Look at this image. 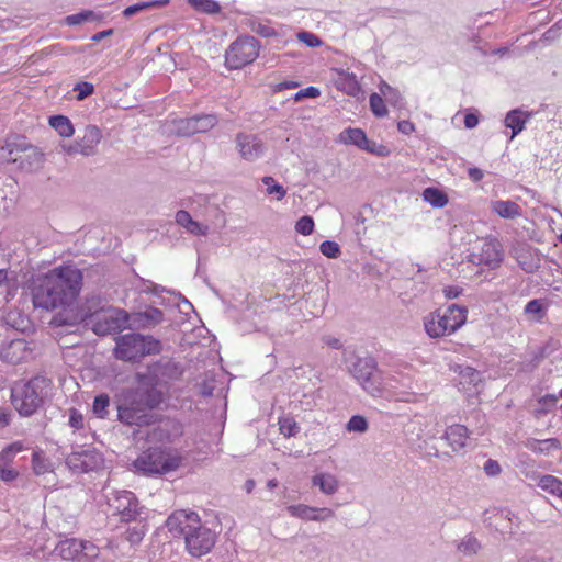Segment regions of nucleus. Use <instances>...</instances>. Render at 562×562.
Wrapping results in <instances>:
<instances>
[{
	"mask_svg": "<svg viewBox=\"0 0 562 562\" xmlns=\"http://www.w3.org/2000/svg\"><path fill=\"white\" fill-rule=\"evenodd\" d=\"M260 50V44L254 36H239L225 54V65L229 69H241L254 63Z\"/></svg>",
	"mask_w": 562,
	"mask_h": 562,
	"instance_id": "6",
	"label": "nucleus"
},
{
	"mask_svg": "<svg viewBox=\"0 0 562 562\" xmlns=\"http://www.w3.org/2000/svg\"><path fill=\"white\" fill-rule=\"evenodd\" d=\"M101 138V130L95 125H88L85 128L83 136L74 145H64L63 149L68 155L81 154L83 156H91L95 153Z\"/></svg>",
	"mask_w": 562,
	"mask_h": 562,
	"instance_id": "10",
	"label": "nucleus"
},
{
	"mask_svg": "<svg viewBox=\"0 0 562 562\" xmlns=\"http://www.w3.org/2000/svg\"><path fill=\"white\" fill-rule=\"evenodd\" d=\"M103 319L105 322V326L98 323L94 327L95 333H106L119 329L121 327V323L127 322V314L121 310H109L105 312Z\"/></svg>",
	"mask_w": 562,
	"mask_h": 562,
	"instance_id": "21",
	"label": "nucleus"
},
{
	"mask_svg": "<svg viewBox=\"0 0 562 562\" xmlns=\"http://www.w3.org/2000/svg\"><path fill=\"white\" fill-rule=\"evenodd\" d=\"M195 11L206 14H215L221 11V5L214 0H187Z\"/></svg>",
	"mask_w": 562,
	"mask_h": 562,
	"instance_id": "35",
	"label": "nucleus"
},
{
	"mask_svg": "<svg viewBox=\"0 0 562 562\" xmlns=\"http://www.w3.org/2000/svg\"><path fill=\"white\" fill-rule=\"evenodd\" d=\"M336 87L348 95H357L360 91V85L357 76L347 71H339L336 79Z\"/></svg>",
	"mask_w": 562,
	"mask_h": 562,
	"instance_id": "22",
	"label": "nucleus"
},
{
	"mask_svg": "<svg viewBox=\"0 0 562 562\" xmlns=\"http://www.w3.org/2000/svg\"><path fill=\"white\" fill-rule=\"evenodd\" d=\"M558 401L559 397L554 394H547L540 397L537 402V406L533 409V415L537 418L547 415L557 407Z\"/></svg>",
	"mask_w": 562,
	"mask_h": 562,
	"instance_id": "30",
	"label": "nucleus"
},
{
	"mask_svg": "<svg viewBox=\"0 0 562 562\" xmlns=\"http://www.w3.org/2000/svg\"><path fill=\"white\" fill-rule=\"evenodd\" d=\"M312 485L318 486L321 492L326 495H333L338 491L339 482L330 473H317L312 477Z\"/></svg>",
	"mask_w": 562,
	"mask_h": 562,
	"instance_id": "23",
	"label": "nucleus"
},
{
	"mask_svg": "<svg viewBox=\"0 0 562 562\" xmlns=\"http://www.w3.org/2000/svg\"><path fill=\"white\" fill-rule=\"evenodd\" d=\"M375 373L376 369L371 359H360L353 367L355 378L368 391H371L370 384L374 380Z\"/></svg>",
	"mask_w": 562,
	"mask_h": 562,
	"instance_id": "19",
	"label": "nucleus"
},
{
	"mask_svg": "<svg viewBox=\"0 0 562 562\" xmlns=\"http://www.w3.org/2000/svg\"><path fill=\"white\" fill-rule=\"evenodd\" d=\"M110 405V397L108 394H100L94 397L92 411L99 418H104L108 415Z\"/></svg>",
	"mask_w": 562,
	"mask_h": 562,
	"instance_id": "40",
	"label": "nucleus"
},
{
	"mask_svg": "<svg viewBox=\"0 0 562 562\" xmlns=\"http://www.w3.org/2000/svg\"><path fill=\"white\" fill-rule=\"evenodd\" d=\"M339 140L346 145H355L370 154L385 157L390 155V149L374 140L368 139L366 133L361 128L348 127L339 134Z\"/></svg>",
	"mask_w": 562,
	"mask_h": 562,
	"instance_id": "9",
	"label": "nucleus"
},
{
	"mask_svg": "<svg viewBox=\"0 0 562 562\" xmlns=\"http://www.w3.org/2000/svg\"><path fill=\"white\" fill-rule=\"evenodd\" d=\"M297 38L308 47H318L322 44L319 37L310 32H300Z\"/></svg>",
	"mask_w": 562,
	"mask_h": 562,
	"instance_id": "47",
	"label": "nucleus"
},
{
	"mask_svg": "<svg viewBox=\"0 0 562 562\" xmlns=\"http://www.w3.org/2000/svg\"><path fill=\"white\" fill-rule=\"evenodd\" d=\"M83 285L82 271L74 265H60L31 277L25 291L34 308L44 311L66 310L78 300Z\"/></svg>",
	"mask_w": 562,
	"mask_h": 562,
	"instance_id": "1",
	"label": "nucleus"
},
{
	"mask_svg": "<svg viewBox=\"0 0 562 562\" xmlns=\"http://www.w3.org/2000/svg\"><path fill=\"white\" fill-rule=\"evenodd\" d=\"M423 198L434 207H443L448 204V195L437 188H427L423 192Z\"/></svg>",
	"mask_w": 562,
	"mask_h": 562,
	"instance_id": "31",
	"label": "nucleus"
},
{
	"mask_svg": "<svg viewBox=\"0 0 562 562\" xmlns=\"http://www.w3.org/2000/svg\"><path fill=\"white\" fill-rule=\"evenodd\" d=\"M113 33V30L112 29H109V30H105V31H101V32H98L95 33L93 36H92V41L93 42H100L101 40H103L104 37L111 35Z\"/></svg>",
	"mask_w": 562,
	"mask_h": 562,
	"instance_id": "63",
	"label": "nucleus"
},
{
	"mask_svg": "<svg viewBox=\"0 0 562 562\" xmlns=\"http://www.w3.org/2000/svg\"><path fill=\"white\" fill-rule=\"evenodd\" d=\"M48 123L61 137L69 138L75 134L71 121L65 115H53L49 117Z\"/></svg>",
	"mask_w": 562,
	"mask_h": 562,
	"instance_id": "29",
	"label": "nucleus"
},
{
	"mask_svg": "<svg viewBox=\"0 0 562 562\" xmlns=\"http://www.w3.org/2000/svg\"><path fill=\"white\" fill-rule=\"evenodd\" d=\"M468 313V308L459 304L437 308L424 317L425 331L430 338L450 336L467 323Z\"/></svg>",
	"mask_w": 562,
	"mask_h": 562,
	"instance_id": "3",
	"label": "nucleus"
},
{
	"mask_svg": "<svg viewBox=\"0 0 562 562\" xmlns=\"http://www.w3.org/2000/svg\"><path fill=\"white\" fill-rule=\"evenodd\" d=\"M461 292L462 290L457 286H447L443 289V294L448 300L458 297L461 294Z\"/></svg>",
	"mask_w": 562,
	"mask_h": 562,
	"instance_id": "58",
	"label": "nucleus"
},
{
	"mask_svg": "<svg viewBox=\"0 0 562 562\" xmlns=\"http://www.w3.org/2000/svg\"><path fill=\"white\" fill-rule=\"evenodd\" d=\"M108 505L112 514L125 524L136 521L143 509L135 494L126 490L113 491L108 496Z\"/></svg>",
	"mask_w": 562,
	"mask_h": 562,
	"instance_id": "7",
	"label": "nucleus"
},
{
	"mask_svg": "<svg viewBox=\"0 0 562 562\" xmlns=\"http://www.w3.org/2000/svg\"><path fill=\"white\" fill-rule=\"evenodd\" d=\"M262 182L267 186L268 194H277L278 200H281L285 196V194H286L285 189L282 186L276 183V181L272 177H269V176L263 177Z\"/></svg>",
	"mask_w": 562,
	"mask_h": 562,
	"instance_id": "43",
	"label": "nucleus"
},
{
	"mask_svg": "<svg viewBox=\"0 0 562 562\" xmlns=\"http://www.w3.org/2000/svg\"><path fill=\"white\" fill-rule=\"evenodd\" d=\"M529 120V114L520 110H513L505 117V125L512 130L510 139L518 135Z\"/></svg>",
	"mask_w": 562,
	"mask_h": 562,
	"instance_id": "24",
	"label": "nucleus"
},
{
	"mask_svg": "<svg viewBox=\"0 0 562 562\" xmlns=\"http://www.w3.org/2000/svg\"><path fill=\"white\" fill-rule=\"evenodd\" d=\"M188 531L189 535L184 538V546L188 553L194 558L207 554L216 543V532L203 525L202 521Z\"/></svg>",
	"mask_w": 562,
	"mask_h": 562,
	"instance_id": "8",
	"label": "nucleus"
},
{
	"mask_svg": "<svg viewBox=\"0 0 562 562\" xmlns=\"http://www.w3.org/2000/svg\"><path fill=\"white\" fill-rule=\"evenodd\" d=\"M161 349V342L153 336L130 333L116 337L114 357L122 361L136 362L146 356L160 353Z\"/></svg>",
	"mask_w": 562,
	"mask_h": 562,
	"instance_id": "5",
	"label": "nucleus"
},
{
	"mask_svg": "<svg viewBox=\"0 0 562 562\" xmlns=\"http://www.w3.org/2000/svg\"><path fill=\"white\" fill-rule=\"evenodd\" d=\"M201 522L195 512L184 509L173 512L166 520V527L173 535H180L183 539L189 535V529H193Z\"/></svg>",
	"mask_w": 562,
	"mask_h": 562,
	"instance_id": "13",
	"label": "nucleus"
},
{
	"mask_svg": "<svg viewBox=\"0 0 562 562\" xmlns=\"http://www.w3.org/2000/svg\"><path fill=\"white\" fill-rule=\"evenodd\" d=\"M88 547H92L93 548V546L90 542H86V541H81V540L79 541V540H76V539H70V540H66V541L60 542L59 550H60L61 557L65 560H71L79 552H82V551L87 550Z\"/></svg>",
	"mask_w": 562,
	"mask_h": 562,
	"instance_id": "26",
	"label": "nucleus"
},
{
	"mask_svg": "<svg viewBox=\"0 0 562 562\" xmlns=\"http://www.w3.org/2000/svg\"><path fill=\"white\" fill-rule=\"evenodd\" d=\"M135 525L128 527L124 533V538L132 546H137L142 542L147 532L146 524L143 521H134Z\"/></svg>",
	"mask_w": 562,
	"mask_h": 562,
	"instance_id": "32",
	"label": "nucleus"
},
{
	"mask_svg": "<svg viewBox=\"0 0 562 562\" xmlns=\"http://www.w3.org/2000/svg\"><path fill=\"white\" fill-rule=\"evenodd\" d=\"M468 175L470 177L471 180L477 182L480 180L483 179V171L479 168H470L469 171H468Z\"/></svg>",
	"mask_w": 562,
	"mask_h": 562,
	"instance_id": "61",
	"label": "nucleus"
},
{
	"mask_svg": "<svg viewBox=\"0 0 562 562\" xmlns=\"http://www.w3.org/2000/svg\"><path fill=\"white\" fill-rule=\"evenodd\" d=\"M31 449V443L27 440H16L8 445L5 448H3L2 451L0 452V457H9L29 451Z\"/></svg>",
	"mask_w": 562,
	"mask_h": 562,
	"instance_id": "39",
	"label": "nucleus"
},
{
	"mask_svg": "<svg viewBox=\"0 0 562 562\" xmlns=\"http://www.w3.org/2000/svg\"><path fill=\"white\" fill-rule=\"evenodd\" d=\"M286 510L291 516L303 520L326 521L335 517V512L330 508H317L304 504L290 505Z\"/></svg>",
	"mask_w": 562,
	"mask_h": 562,
	"instance_id": "16",
	"label": "nucleus"
},
{
	"mask_svg": "<svg viewBox=\"0 0 562 562\" xmlns=\"http://www.w3.org/2000/svg\"><path fill=\"white\" fill-rule=\"evenodd\" d=\"M74 91L77 92V100L81 101L93 94L94 86L88 81H79L75 85Z\"/></svg>",
	"mask_w": 562,
	"mask_h": 562,
	"instance_id": "45",
	"label": "nucleus"
},
{
	"mask_svg": "<svg viewBox=\"0 0 562 562\" xmlns=\"http://www.w3.org/2000/svg\"><path fill=\"white\" fill-rule=\"evenodd\" d=\"M479 549L480 543L477 539L472 535L465 536L458 544V550L467 555L475 554L479 551Z\"/></svg>",
	"mask_w": 562,
	"mask_h": 562,
	"instance_id": "38",
	"label": "nucleus"
},
{
	"mask_svg": "<svg viewBox=\"0 0 562 562\" xmlns=\"http://www.w3.org/2000/svg\"><path fill=\"white\" fill-rule=\"evenodd\" d=\"M445 438L453 451L464 448L469 441L468 428L460 424L451 425L447 428Z\"/></svg>",
	"mask_w": 562,
	"mask_h": 562,
	"instance_id": "20",
	"label": "nucleus"
},
{
	"mask_svg": "<svg viewBox=\"0 0 562 562\" xmlns=\"http://www.w3.org/2000/svg\"><path fill=\"white\" fill-rule=\"evenodd\" d=\"M192 217L190 215L189 212L184 211V210H180L177 212L176 214V222L181 225L182 227H184L187 229V227L190 225V223L192 222Z\"/></svg>",
	"mask_w": 562,
	"mask_h": 562,
	"instance_id": "54",
	"label": "nucleus"
},
{
	"mask_svg": "<svg viewBox=\"0 0 562 562\" xmlns=\"http://www.w3.org/2000/svg\"><path fill=\"white\" fill-rule=\"evenodd\" d=\"M525 313L528 315H537L539 319H542L546 315V308L540 300L535 299L526 304Z\"/></svg>",
	"mask_w": 562,
	"mask_h": 562,
	"instance_id": "46",
	"label": "nucleus"
},
{
	"mask_svg": "<svg viewBox=\"0 0 562 562\" xmlns=\"http://www.w3.org/2000/svg\"><path fill=\"white\" fill-rule=\"evenodd\" d=\"M181 434V426L176 422L168 420L164 426L154 429L151 437L162 442H171L172 436H180Z\"/></svg>",
	"mask_w": 562,
	"mask_h": 562,
	"instance_id": "27",
	"label": "nucleus"
},
{
	"mask_svg": "<svg viewBox=\"0 0 562 562\" xmlns=\"http://www.w3.org/2000/svg\"><path fill=\"white\" fill-rule=\"evenodd\" d=\"M192 217L190 215L189 212L184 211V210H180L177 212L176 214V222L181 225L182 227H184L187 229V227L190 225V223L192 222Z\"/></svg>",
	"mask_w": 562,
	"mask_h": 562,
	"instance_id": "53",
	"label": "nucleus"
},
{
	"mask_svg": "<svg viewBox=\"0 0 562 562\" xmlns=\"http://www.w3.org/2000/svg\"><path fill=\"white\" fill-rule=\"evenodd\" d=\"M32 468L37 475L52 471L49 459H32Z\"/></svg>",
	"mask_w": 562,
	"mask_h": 562,
	"instance_id": "48",
	"label": "nucleus"
},
{
	"mask_svg": "<svg viewBox=\"0 0 562 562\" xmlns=\"http://www.w3.org/2000/svg\"><path fill=\"white\" fill-rule=\"evenodd\" d=\"M299 86V82L296 81H283L281 83H279V90H282V89H293V88H296Z\"/></svg>",
	"mask_w": 562,
	"mask_h": 562,
	"instance_id": "64",
	"label": "nucleus"
},
{
	"mask_svg": "<svg viewBox=\"0 0 562 562\" xmlns=\"http://www.w3.org/2000/svg\"><path fill=\"white\" fill-rule=\"evenodd\" d=\"M370 109L376 117H384L389 113L384 99L375 92L370 95Z\"/></svg>",
	"mask_w": 562,
	"mask_h": 562,
	"instance_id": "37",
	"label": "nucleus"
},
{
	"mask_svg": "<svg viewBox=\"0 0 562 562\" xmlns=\"http://www.w3.org/2000/svg\"><path fill=\"white\" fill-rule=\"evenodd\" d=\"M119 419L128 426L149 425L153 416L146 413L145 408L137 402L136 396L132 398L128 405L117 407Z\"/></svg>",
	"mask_w": 562,
	"mask_h": 562,
	"instance_id": "14",
	"label": "nucleus"
},
{
	"mask_svg": "<svg viewBox=\"0 0 562 562\" xmlns=\"http://www.w3.org/2000/svg\"><path fill=\"white\" fill-rule=\"evenodd\" d=\"M236 143L239 154L247 160L258 158L263 150L262 142L255 135L239 133L236 136Z\"/></svg>",
	"mask_w": 562,
	"mask_h": 562,
	"instance_id": "17",
	"label": "nucleus"
},
{
	"mask_svg": "<svg viewBox=\"0 0 562 562\" xmlns=\"http://www.w3.org/2000/svg\"><path fill=\"white\" fill-rule=\"evenodd\" d=\"M279 430L284 437H293L295 436L300 427L295 419L292 416H282L278 420Z\"/></svg>",
	"mask_w": 562,
	"mask_h": 562,
	"instance_id": "36",
	"label": "nucleus"
},
{
	"mask_svg": "<svg viewBox=\"0 0 562 562\" xmlns=\"http://www.w3.org/2000/svg\"><path fill=\"white\" fill-rule=\"evenodd\" d=\"M397 128L401 133L409 135L415 131V125L411 121L403 120L397 123Z\"/></svg>",
	"mask_w": 562,
	"mask_h": 562,
	"instance_id": "57",
	"label": "nucleus"
},
{
	"mask_svg": "<svg viewBox=\"0 0 562 562\" xmlns=\"http://www.w3.org/2000/svg\"><path fill=\"white\" fill-rule=\"evenodd\" d=\"M319 94L321 92L316 87H307L296 93L295 100H300L302 98H317Z\"/></svg>",
	"mask_w": 562,
	"mask_h": 562,
	"instance_id": "55",
	"label": "nucleus"
},
{
	"mask_svg": "<svg viewBox=\"0 0 562 562\" xmlns=\"http://www.w3.org/2000/svg\"><path fill=\"white\" fill-rule=\"evenodd\" d=\"M50 385L52 381L41 375L15 384L12 389V404L21 415L30 416L42 406Z\"/></svg>",
	"mask_w": 562,
	"mask_h": 562,
	"instance_id": "4",
	"label": "nucleus"
},
{
	"mask_svg": "<svg viewBox=\"0 0 562 562\" xmlns=\"http://www.w3.org/2000/svg\"><path fill=\"white\" fill-rule=\"evenodd\" d=\"M154 4L155 3L143 2V3H137V4H134V5H130V7L124 9L123 14H124V16L128 18V16H132V15L136 14L137 12L144 10V9L153 7Z\"/></svg>",
	"mask_w": 562,
	"mask_h": 562,
	"instance_id": "52",
	"label": "nucleus"
},
{
	"mask_svg": "<svg viewBox=\"0 0 562 562\" xmlns=\"http://www.w3.org/2000/svg\"><path fill=\"white\" fill-rule=\"evenodd\" d=\"M321 252L330 259H336L340 256L341 250L336 241L325 240L319 246Z\"/></svg>",
	"mask_w": 562,
	"mask_h": 562,
	"instance_id": "42",
	"label": "nucleus"
},
{
	"mask_svg": "<svg viewBox=\"0 0 562 562\" xmlns=\"http://www.w3.org/2000/svg\"><path fill=\"white\" fill-rule=\"evenodd\" d=\"M346 430L349 432H366L368 430L367 418L362 415H353L346 424Z\"/></svg>",
	"mask_w": 562,
	"mask_h": 562,
	"instance_id": "41",
	"label": "nucleus"
},
{
	"mask_svg": "<svg viewBox=\"0 0 562 562\" xmlns=\"http://www.w3.org/2000/svg\"><path fill=\"white\" fill-rule=\"evenodd\" d=\"M100 460L101 459H66V465L72 473H88L100 467Z\"/></svg>",
	"mask_w": 562,
	"mask_h": 562,
	"instance_id": "28",
	"label": "nucleus"
},
{
	"mask_svg": "<svg viewBox=\"0 0 562 562\" xmlns=\"http://www.w3.org/2000/svg\"><path fill=\"white\" fill-rule=\"evenodd\" d=\"M492 210L503 218H516L521 216V207L513 201H494L492 202Z\"/></svg>",
	"mask_w": 562,
	"mask_h": 562,
	"instance_id": "25",
	"label": "nucleus"
},
{
	"mask_svg": "<svg viewBox=\"0 0 562 562\" xmlns=\"http://www.w3.org/2000/svg\"><path fill=\"white\" fill-rule=\"evenodd\" d=\"M181 459H134L136 472L148 476L162 475L179 468Z\"/></svg>",
	"mask_w": 562,
	"mask_h": 562,
	"instance_id": "12",
	"label": "nucleus"
},
{
	"mask_svg": "<svg viewBox=\"0 0 562 562\" xmlns=\"http://www.w3.org/2000/svg\"><path fill=\"white\" fill-rule=\"evenodd\" d=\"M44 153L25 136L8 137L0 146V165H15L18 169L33 171L42 167Z\"/></svg>",
	"mask_w": 562,
	"mask_h": 562,
	"instance_id": "2",
	"label": "nucleus"
},
{
	"mask_svg": "<svg viewBox=\"0 0 562 562\" xmlns=\"http://www.w3.org/2000/svg\"><path fill=\"white\" fill-rule=\"evenodd\" d=\"M137 396V394H135ZM137 402L145 408V411L154 409L162 403V394L159 391H149L146 394L136 397Z\"/></svg>",
	"mask_w": 562,
	"mask_h": 562,
	"instance_id": "34",
	"label": "nucleus"
},
{
	"mask_svg": "<svg viewBox=\"0 0 562 562\" xmlns=\"http://www.w3.org/2000/svg\"><path fill=\"white\" fill-rule=\"evenodd\" d=\"M187 231L196 236H205L209 232V227L192 220L190 225L187 227Z\"/></svg>",
	"mask_w": 562,
	"mask_h": 562,
	"instance_id": "50",
	"label": "nucleus"
},
{
	"mask_svg": "<svg viewBox=\"0 0 562 562\" xmlns=\"http://www.w3.org/2000/svg\"><path fill=\"white\" fill-rule=\"evenodd\" d=\"M7 459H0V479L4 482H11L18 476V472L8 467Z\"/></svg>",
	"mask_w": 562,
	"mask_h": 562,
	"instance_id": "49",
	"label": "nucleus"
},
{
	"mask_svg": "<svg viewBox=\"0 0 562 562\" xmlns=\"http://www.w3.org/2000/svg\"><path fill=\"white\" fill-rule=\"evenodd\" d=\"M217 124V117L213 114H203L181 120L177 126V133L181 136H191L196 133H205Z\"/></svg>",
	"mask_w": 562,
	"mask_h": 562,
	"instance_id": "15",
	"label": "nucleus"
},
{
	"mask_svg": "<svg viewBox=\"0 0 562 562\" xmlns=\"http://www.w3.org/2000/svg\"><path fill=\"white\" fill-rule=\"evenodd\" d=\"M503 260L501 244L497 240H486L482 245L480 261L491 268H496Z\"/></svg>",
	"mask_w": 562,
	"mask_h": 562,
	"instance_id": "18",
	"label": "nucleus"
},
{
	"mask_svg": "<svg viewBox=\"0 0 562 562\" xmlns=\"http://www.w3.org/2000/svg\"><path fill=\"white\" fill-rule=\"evenodd\" d=\"M538 486L562 499V481L558 477L553 475H543L539 479Z\"/></svg>",
	"mask_w": 562,
	"mask_h": 562,
	"instance_id": "33",
	"label": "nucleus"
},
{
	"mask_svg": "<svg viewBox=\"0 0 562 562\" xmlns=\"http://www.w3.org/2000/svg\"><path fill=\"white\" fill-rule=\"evenodd\" d=\"M479 124V117L477 115L473 113H468L464 116V125L467 128H473Z\"/></svg>",
	"mask_w": 562,
	"mask_h": 562,
	"instance_id": "60",
	"label": "nucleus"
},
{
	"mask_svg": "<svg viewBox=\"0 0 562 562\" xmlns=\"http://www.w3.org/2000/svg\"><path fill=\"white\" fill-rule=\"evenodd\" d=\"M379 90L382 98L391 99L397 97V91L384 81L379 86Z\"/></svg>",
	"mask_w": 562,
	"mask_h": 562,
	"instance_id": "56",
	"label": "nucleus"
},
{
	"mask_svg": "<svg viewBox=\"0 0 562 562\" xmlns=\"http://www.w3.org/2000/svg\"><path fill=\"white\" fill-rule=\"evenodd\" d=\"M295 231L296 233L307 236L311 235L314 231V221L311 216L305 215L302 216L297 222L295 223Z\"/></svg>",
	"mask_w": 562,
	"mask_h": 562,
	"instance_id": "44",
	"label": "nucleus"
},
{
	"mask_svg": "<svg viewBox=\"0 0 562 562\" xmlns=\"http://www.w3.org/2000/svg\"><path fill=\"white\" fill-rule=\"evenodd\" d=\"M10 414L7 409L0 408V427L9 425Z\"/></svg>",
	"mask_w": 562,
	"mask_h": 562,
	"instance_id": "62",
	"label": "nucleus"
},
{
	"mask_svg": "<svg viewBox=\"0 0 562 562\" xmlns=\"http://www.w3.org/2000/svg\"><path fill=\"white\" fill-rule=\"evenodd\" d=\"M33 357V348L24 339H13L0 346V358L9 364H19Z\"/></svg>",
	"mask_w": 562,
	"mask_h": 562,
	"instance_id": "11",
	"label": "nucleus"
},
{
	"mask_svg": "<svg viewBox=\"0 0 562 562\" xmlns=\"http://www.w3.org/2000/svg\"><path fill=\"white\" fill-rule=\"evenodd\" d=\"M484 471L488 476H496L501 473L502 469L498 462L494 459H488L484 464Z\"/></svg>",
	"mask_w": 562,
	"mask_h": 562,
	"instance_id": "51",
	"label": "nucleus"
},
{
	"mask_svg": "<svg viewBox=\"0 0 562 562\" xmlns=\"http://www.w3.org/2000/svg\"><path fill=\"white\" fill-rule=\"evenodd\" d=\"M90 15H92L91 12L79 13V14L68 16L67 20H68L69 24H78L82 21H86L88 19V16H90Z\"/></svg>",
	"mask_w": 562,
	"mask_h": 562,
	"instance_id": "59",
	"label": "nucleus"
}]
</instances>
